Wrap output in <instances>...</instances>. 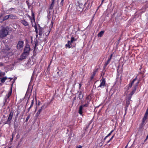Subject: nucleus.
Instances as JSON below:
<instances>
[{"label": "nucleus", "mask_w": 148, "mask_h": 148, "mask_svg": "<svg viewBox=\"0 0 148 148\" xmlns=\"http://www.w3.org/2000/svg\"><path fill=\"white\" fill-rule=\"evenodd\" d=\"M31 11L32 12V18L33 20L34 21H35V15L34 14L33 11V10L32 9L31 10Z\"/></svg>", "instance_id": "nucleus-27"}, {"label": "nucleus", "mask_w": 148, "mask_h": 148, "mask_svg": "<svg viewBox=\"0 0 148 148\" xmlns=\"http://www.w3.org/2000/svg\"><path fill=\"white\" fill-rule=\"evenodd\" d=\"M82 146L80 145L77 146L76 148H82Z\"/></svg>", "instance_id": "nucleus-49"}, {"label": "nucleus", "mask_w": 148, "mask_h": 148, "mask_svg": "<svg viewBox=\"0 0 148 148\" xmlns=\"http://www.w3.org/2000/svg\"><path fill=\"white\" fill-rule=\"evenodd\" d=\"M26 3L27 4V5L28 6V8L29 9L30 8V7L31 5V4L29 3V1L28 0L26 1Z\"/></svg>", "instance_id": "nucleus-29"}, {"label": "nucleus", "mask_w": 148, "mask_h": 148, "mask_svg": "<svg viewBox=\"0 0 148 148\" xmlns=\"http://www.w3.org/2000/svg\"><path fill=\"white\" fill-rule=\"evenodd\" d=\"M9 33L8 27H3L0 30V38L3 39L6 37Z\"/></svg>", "instance_id": "nucleus-1"}, {"label": "nucleus", "mask_w": 148, "mask_h": 148, "mask_svg": "<svg viewBox=\"0 0 148 148\" xmlns=\"http://www.w3.org/2000/svg\"><path fill=\"white\" fill-rule=\"evenodd\" d=\"M21 22L25 26H26L29 25L28 23L25 20H21Z\"/></svg>", "instance_id": "nucleus-16"}, {"label": "nucleus", "mask_w": 148, "mask_h": 148, "mask_svg": "<svg viewBox=\"0 0 148 148\" xmlns=\"http://www.w3.org/2000/svg\"><path fill=\"white\" fill-rule=\"evenodd\" d=\"M104 31H102L99 32L98 34V37H101L104 34Z\"/></svg>", "instance_id": "nucleus-23"}, {"label": "nucleus", "mask_w": 148, "mask_h": 148, "mask_svg": "<svg viewBox=\"0 0 148 148\" xmlns=\"http://www.w3.org/2000/svg\"><path fill=\"white\" fill-rule=\"evenodd\" d=\"M84 8V5L82 3H80L79 2L78 3V5L76 7V8L79 11H82Z\"/></svg>", "instance_id": "nucleus-6"}, {"label": "nucleus", "mask_w": 148, "mask_h": 148, "mask_svg": "<svg viewBox=\"0 0 148 148\" xmlns=\"http://www.w3.org/2000/svg\"><path fill=\"white\" fill-rule=\"evenodd\" d=\"M5 72H1V77H2V76H4L5 75Z\"/></svg>", "instance_id": "nucleus-41"}, {"label": "nucleus", "mask_w": 148, "mask_h": 148, "mask_svg": "<svg viewBox=\"0 0 148 148\" xmlns=\"http://www.w3.org/2000/svg\"><path fill=\"white\" fill-rule=\"evenodd\" d=\"M108 137L107 136H106L104 138V140H105L106 139V138Z\"/></svg>", "instance_id": "nucleus-62"}, {"label": "nucleus", "mask_w": 148, "mask_h": 148, "mask_svg": "<svg viewBox=\"0 0 148 148\" xmlns=\"http://www.w3.org/2000/svg\"><path fill=\"white\" fill-rule=\"evenodd\" d=\"M76 40V39L74 37H72L71 38V40H69L68 41V43L65 45L66 47H68L69 48H70L72 46L75 47V45H73L74 42Z\"/></svg>", "instance_id": "nucleus-4"}, {"label": "nucleus", "mask_w": 148, "mask_h": 148, "mask_svg": "<svg viewBox=\"0 0 148 148\" xmlns=\"http://www.w3.org/2000/svg\"><path fill=\"white\" fill-rule=\"evenodd\" d=\"M132 95H131L130 94H129L128 96L127 100L131 101V99L132 98Z\"/></svg>", "instance_id": "nucleus-30"}, {"label": "nucleus", "mask_w": 148, "mask_h": 148, "mask_svg": "<svg viewBox=\"0 0 148 148\" xmlns=\"http://www.w3.org/2000/svg\"><path fill=\"white\" fill-rule=\"evenodd\" d=\"M136 78L133 79V80L130 82V83L133 84L134 83V82L136 80Z\"/></svg>", "instance_id": "nucleus-36"}, {"label": "nucleus", "mask_w": 148, "mask_h": 148, "mask_svg": "<svg viewBox=\"0 0 148 148\" xmlns=\"http://www.w3.org/2000/svg\"><path fill=\"white\" fill-rule=\"evenodd\" d=\"M28 56L27 54H25V53H23L21 54L20 58L19 59L20 60H22L26 59L27 56Z\"/></svg>", "instance_id": "nucleus-11"}, {"label": "nucleus", "mask_w": 148, "mask_h": 148, "mask_svg": "<svg viewBox=\"0 0 148 148\" xmlns=\"http://www.w3.org/2000/svg\"><path fill=\"white\" fill-rule=\"evenodd\" d=\"M84 5V7H85L86 8L85 10H86L88 9V8L90 5V4L89 3L87 2L85 3Z\"/></svg>", "instance_id": "nucleus-18"}, {"label": "nucleus", "mask_w": 148, "mask_h": 148, "mask_svg": "<svg viewBox=\"0 0 148 148\" xmlns=\"http://www.w3.org/2000/svg\"><path fill=\"white\" fill-rule=\"evenodd\" d=\"M114 137V135H113L112 137L110 138V139L109 140L110 141L111 140H112L113 139Z\"/></svg>", "instance_id": "nucleus-57"}, {"label": "nucleus", "mask_w": 148, "mask_h": 148, "mask_svg": "<svg viewBox=\"0 0 148 148\" xmlns=\"http://www.w3.org/2000/svg\"><path fill=\"white\" fill-rule=\"evenodd\" d=\"M98 68H97L94 71L96 73L98 71Z\"/></svg>", "instance_id": "nucleus-64"}, {"label": "nucleus", "mask_w": 148, "mask_h": 148, "mask_svg": "<svg viewBox=\"0 0 148 148\" xmlns=\"http://www.w3.org/2000/svg\"><path fill=\"white\" fill-rule=\"evenodd\" d=\"M30 49V45L27 43L24 48L23 53L28 55L29 53V51Z\"/></svg>", "instance_id": "nucleus-5"}, {"label": "nucleus", "mask_w": 148, "mask_h": 148, "mask_svg": "<svg viewBox=\"0 0 148 148\" xmlns=\"http://www.w3.org/2000/svg\"><path fill=\"white\" fill-rule=\"evenodd\" d=\"M130 101L127 100L126 101V106L125 107V113L124 115L126 114V111L127 109V108L128 107L129 105L130 104Z\"/></svg>", "instance_id": "nucleus-14"}, {"label": "nucleus", "mask_w": 148, "mask_h": 148, "mask_svg": "<svg viewBox=\"0 0 148 148\" xmlns=\"http://www.w3.org/2000/svg\"><path fill=\"white\" fill-rule=\"evenodd\" d=\"M86 99H87V100H89V96H88L86 97Z\"/></svg>", "instance_id": "nucleus-59"}, {"label": "nucleus", "mask_w": 148, "mask_h": 148, "mask_svg": "<svg viewBox=\"0 0 148 148\" xmlns=\"http://www.w3.org/2000/svg\"><path fill=\"white\" fill-rule=\"evenodd\" d=\"M54 3H51V4L49 5V10H52L54 6Z\"/></svg>", "instance_id": "nucleus-25"}, {"label": "nucleus", "mask_w": 148, "mask_h": 148, "mask_svg": "<svg viewBox=\"0 0 148 148\" xmlns=\"http://www.w3.org/2000/svg\"><path fill=\"white\" fill-rule=\"evenodd\" d=\"M139 83V81H138L134 85L133 87V89L131 92L130 93V94L131 95H133V94L135 92L136 89V88L137 87L138 85V84Z\"/></svg>", "instance_id": "nucleus-9"}, {"label": "nucleus", "mask_w": 148, "mask_h": 148, "mask_svg": "<svg viewBox=\"0 0 148 148\" xmlns=\"http://www.w3.org/2000/svg\"><path fill=\"white\" fill-rule=\"evenodd\" d=\"M4 14L3 13H1L0 15V18H1L2 16L4 15Z\"/></svg>", "instance_id": "nucleus-51"}, {"label": "nucleus", "mask_w": 148, "mask_h": 148, "mask_svg": "<svg viewBox=\"0 0 148 148\" xmlns=\"http://www.w3.org/2000/svg\"><path fill=\"white\" fill-rule=\"evenodd\" d=\"M50 32V30H49V32H46V33H45V35L46 36H48V35H49V34Z\"/></svg>", "instance_id": "nucleus-45"}, {"label": "nucleus", "mask_w": 148, "mask_h": 148, "mask_svg": "<svg viewBox=\"0 0 148 148\" xmlns=\"http://www.w3.org/2000/svg\"><path fill=\"white\" fill-rule=\"evenodd\" d=\"M83 108L82 106H80L79 108L78 111V113L80 115H82Z\"/></svg>", "instance_id": "nucleus-15"}, {"label": "nucleus", "mask_w": 148, "mask_h": 148, "mask_svg": "<svg viewBox=\"0 0 148 148\" xmlns=\"http://www.w3.org/2000/svg\"><path fill=\"white\" fill-rule=\"evenodd\" d=\"M9 19L12 20H15L18 19V17L14 14H11L9 15Z\"/></svg>", "instance_id": "nucleus-12"}, {"label": "nucleus", "mask_w": 148, "mask_h": 148, "mask_svg": "<svg viewBox=\"0 0 148 148\" xmlns=\"http://www.w3.org/2000/svg\"><path fill=\"white\" fill-rule=\"evenodd\" d=\"M33 104H31V105L29 107L28 109V112H29V110L33 106Z\"/></svg>", "instance_id": "nucleus-43"}, {"label": "nucleus", "mask_w": 148, "mask_h": 148, "mask_svg": "<svg viewBox=\"0 0 148 148\" xmlns=\"http://www.w3.org/2000/svg\"><path fill=\"white\" fill-rule=\"evenodd\" d=\"M132 85H133V84H132L130 83H129V84L128 85V87L127 88V90H128L129 89V88H131L132 87Z\"/></svg>", "instance_id": "nucleus-34"}, {"label": "nucleus", "mask_w": 148, "mask_h": 148, "mask_svg": "<svg viewBox=\"0 0 148 148\" xmlns=\"http://www.w3.org/2000/svg\"><path fill=\"white\" fill-rule=\"evenodd\" d=\"M13 114L14 111L11 110L10 112L8 119L6 121H5V119H2L1 120V121L3 123V125L8 124L9 126H10Z\"/></svg>", "instance_id": "nucleus-2"}, {"label": "nucleus", "mask_w": 148, "mask_h": 148, "mask_svg": "<svg viewBox=\"0 0 148 148\" xmlns=\"http://www.w3.org/2000/svg\"><path fill=\"white\" fill-rule=\"evenodd\" d=\"M6 117V116L4 115H3V118L5 119Z\"/></svg>", "instance_id": "nucleus-61"}, {"label": "nucleus", "mask_w": 148, "mask_h": 148, "mask_svg": "<svg viewBox=\"0 0 148 148\" xmlns=\"http://www.w3.org/2000/svg\"><path fill=\"white\" fill-rule=\"evenodd\" d=\"M38 30L39 31V35L40 36H41L42 34V31L43 28L41 27L40 25L39 24H38Z\"/></svg>", "instance_id": "nucleus-13"}, {"label": "nucleus", "mask_w": 148, "mask_h": 148, "mask_svg": "<svg viewBox=\"0 0 148 148\" xmlns=\"http://www.w3.org/2000/svg\"><path fill=\"white\" fill-rule=\"evenodd\" d=\"M147 116L148 115L145 114L144 116L143 119L142 121V122L143 123H145V121L147 119Z\"/></svg>", "instance_id": "nucleus-22"}, {"label": "nucleus", "mask_w": 148, "mask_h": 148, "mask_svg": "<svg viewBox=\"0 0 148 148\" xmlns=\"http://www.w3.org/2000/svg\"><path fill=\"white\" fill-rule=\"evenodd\" d=\"M89 125L88 124V125H87L86 126V128H85V131H87V130L88 129V128L89 127Z\"/></svg>", "instance_id": "nucleus-38"}, {"label": "nucleus", "mask_w": 148, "mask_h": 148, "mask_svg": "<svg viewBox=\"0 0 148 148\" xmlns=\"http://www.w3.org/2000/svg\"><path fill=\"white\" fill-rule=\"evenodd\" d=\"M112 56H113V54H112L110 56V57L109 58H110V59H112Z\"/></svg>", "instance_id": "nucleus-53"}, {"label": "nucleus", "mask_w": 148, "mask_h": 148, "mask_svg": "<svg viewBox=\"0 0 148 148\" xmlns=\"http://www.w3.org/2000/svg\"><path fill=\"white\" fill-rule=\"evenodd\" d=\"M111 60V59H110V58H109L108 59V60L107 61V62L105 63L104 64V66H103L104 69H105L106 66L110 62Z\"/></svg>", "instance_id": "nucleus-17"}, {"label": "nucleus", "mask_w": 148, "mask_h": 148, "mask_svg": "<svg viewBox=\"0 0 148 148\" xmlns=\"http://www.w3.org/2000/svg\"><path fill=\"white\" fill-rule=\"evenodd\" d=\"M35 32L36 34H38V29L35 30Z\"/></svg>", "instance_id": "nucleus-54"}, {"label": "nucleus", "mask_w": 148, "mask_h": 148, "mask_svg": "<svg viewBox=\"0 0 148 148\" xmlns=\"http://www.w3.org/2000/svg\"><path fill=\"white\" fill-rule=\"evenodd\" d=\"M16 10V9L14 8H10L8 9L7 11H11L13 10V11H15Z\"/></svg>", "instance_id": "nucleus-31"}, {"label": "nucleus", "mask_w": 148, "mask_h": 148, "mask_svg": "<svg viewBox=\"0 0 148 148\" xmlns=\"http://www.w3.org/2000/svg\"><path fill=\"white\" fill-rule=\"evenodd\" d=\"M8 78L10 79V81H11V80L13 79V78L9 77V78Z\"/></svg>", "instance_id": "nucleus-58"}, {"label": "nucleus", "mask_w": 148, "mask_h": 148, "mask_svg": "<svg viewBox=\"0 0 148 148\" xmlns=\"http://www.w3.org/2000/svg\"><path fill=\"white\" fill-rule=\"evenodd\" d=\"M36 47H37V46H34V50H35V51L36 49Z\"/></svg>", "instance_id": "nucleus-63"}, {"label": "nucleus", "mask_w": 148, "mask_h": 148, "mask_svg": "<svg viewBox=\"0 0 148 148\" xmlns=\"http://www.w3.org/2000/svg\"><path fill=\"white\" fill-rule=\"evenodd\" d=\"M95 75L92 74V75L91 76V77H90V80H91L95 76Z\"/></svg>", "instance_id": "nucleus-47"}, {"label": "nucleus", "mask_w": 148, "mask_h": 148, "mask_svg": "<svg viewBox=\"0 0 148 148\" xmlns=\"http://www.w3.org/2000/svg\"><path fill=\"white\" fill-rule=\"evenodd\" d=\"M46 108V107H45V105L44 104L41 107L40 109H39L38 111L37 112V113H36V115L37 117H38L42 111L43 110L45 109Z\"/></svg>", "instance_id": "nucleus-10"}, {"label": "nucleus", "mask_w": 148, "mask_h": 148, "mask_svg": "<svg viewBox=\"0 0 148 148\" xmlns=\"http://www.w3.org/2000/svg\"><path fill=\"white\" fill-rule=\"evenodd\" d=\"M34 64V63L32 61V62H31V60L30 59H28L27 63L28 66H29V65H31V66H32Z\"/></svg>", "instance_id": "nucleus-21"}, {"label": "nucleus", "mask_w": 148, "mask_h": 148, "mask_svg": "<svg viewBox=\"0 0 148 148\" xmlns=\"http://www.w3.org/2000/svg\"><path fill=\"white\" fill-rule=\"evenodd\" d=\"M38 41L36 40L35 42V45L34 46H37L38 45Z\"/></svg>", "instance_id": "nucleus-37"}, {"label": "nucleus", "mask_w": 148, "mask_h": 148, "mask_svg": "<svg viewBox=\"0 0 148 148\" xmlns=\"http://www.w3.org/2000/svg\"><path fill=\"white\" fill-rule=\"evenodd\" d=\"M83 95H82V92L81 91H80L79 92V94L78 97V98H79V99H81L83 98Z\"/></svg>", "instance_id": "nucleus-20"}, {"label": "nucleus", "mask_w": 148, "mask_h": 148, "mask_svg": "<svg viewBox=\"0 0 148 148\" xmlns=\"http://www.w3.org/2000/svg\"><path fill=\"white\" fill-rule=\"evenodd\" d=\"M30 117V116L29 115L27 116V117L26 120H25V122H27L28 120L29 119Z\"/></svg>", "instance_id": "nucleus-44"}, {"label": "nucleus", "mask_w": 148, "mask_h": 148, "mask_svg": "<svg viewBox=\"0 0 148 148\" xmlns=\"http://www.w3.org/2000/svg\"><path fill=\"white\" fill-rule=\"evenodd\" d=\"M119 66H120V65H119L118 66V67H117V72H118V73L119 72L118 70H119Z\"/></svg>", "instance_id": "nucleus-56"}, {"label": "nucleus", "mask_w": 148, "mask_h": 148, "mask_svg": "<svg viewBox=\"0 0 148 148\" xmlns=\"http://www.w3.org/2000/svg\"><path fill=\"white\" fill-rule=\"evenodd\" d=\"M145 124V123H143L142 122L140 126V129H141L143 127L144 125Z\"/></svg>", "instance_id": "nucleus-33"}, {"label": "nucleus", "mask_w": 148, "mask_h": 148, "mask_svg": "<svg viewBox=\"0 0 148 148\" xmlns=\"http://www.w3.org/2000/svg\"><path fill=\"white\" fill-rule=\"evenodd\" d=\"M10 48L8 47V45L6 46L5 48L4 49L5 50L7 51H9L10 50Z\"/></svg>", "instance_id": "nucleus-32"}, {"label": "nucleus", "mask_w": 148, "mask_h": 148, "mask_svg": "<svg viewBox=\"0 0 148 148\" xmlns=\"http://www.w3.org/2000/svg\"><path fill=\"white\" fill-rule=\"evenodd\" d=\"M145 114L147 115H148V107Z\"/></svg>", "instance_id": "nucleus-46"}, {"label": "nucleus", "mask_w": 148, "mask_h": 148, "mask_svg": "<svg viewBox=\"0 0 148 148\" xmlns=\"http://www.w3.org/2000/svg\"><path fill=\"white\" fill-rule=\"evenodd\" d=\"M36 51L35 50L33 51V56H35L36 55Z\"/></svg>", "instance_id": "nucleus-40"}, {"label": "nucleus", "mask_w": 148, "mask_h": 148, "mask_svg": "<svg viewBox=\"0 0 148 148\" xmlns=\"http://www.w3.org/2000/svg\"><path fill=\"white\" fill-rule=\"evenodd\" d=\"M81 106H82L83 108L84 107H88V104H87L86 103L85 104L81 105Z\"/></svg>", "instance_id": "nucleus-35"}, {"label": "nucleus", "mask_w": 148, "mask_h": 148, "mask_svg": "<svg viewBox=\"0 0 148 148\" xmlns=\"http://www.w3.org/2000/svg\"><path fill=\"white\" fill-rule=\"evenodd\" d=\"M15 79H14L13 80V81H12V84L11 85V87H12V85H13V84L15 82Z\"/></svg>", "instance_id": "nucleus-48"}, {"label": "nucleus", "mask_w": 148, "mask_h": 148, "mask_svg": "<svg viewBox=\"0 0 148 148\" xmlns=\"http://www.w3.org/2000/svg\"><path fill=\"white\" fill-rule=\"evenodd\" d=\"M76 99V96H75V97H74L73 99V101H74Z\"/></svg>", "instance_id": "nucleus-55"}, {"label": "nucleus", "mask_w": 148, "mask_h": 148, "mask_svg": "<svg viewBox=\"0 0 148 148\" xmlns=\"http://www.w3.org/2000/svg\"><path fill=\"white\" fill-rule=\"evenodd\" d=\"M3 20H4V21H5L8 19L9 18V16L8 15L5 16H4L3 17Z\"/></svg>", "instance_id": "nucleus-26"}, {"label": "nucleus", "mask_w": 148, "mask_h": 148, "mask_svg": "<svg viewBox=\"0 0 148 148\" xmlns=\"http://www.w3.org/2000/svg\"><path fill=\"white\" fill-rule=\"evenodd\" d=\"M63 2H62V1H61V3H60V5H63Z\"/></svg>", "instance_id": "nucleus-60"}, {"label": "nucleus", "mask_w": 148, "mask_h": 148, "mask_svg": "<svg viewBox=\"0 0 148 148\" xmlns=\"http://www.w3.org/2000/svg\"><path fill=\"white\" fill-rule=\"evenodd\" d=\"M24 44L23 41H19L18 42L17 45V47L18 49H20L23 47Z\"/></svg>", "instance_id": "nucleus-8"}, {"label": "nucleus", "mask_w": 148, "mask_h": 148, "mask_svg": "<svg viewBox=\"0 0 148 148\" xmlns=\"http://www.w3.org/2000/svg\"><path fill=\"white\" fill-rule=\"evenodd\" d=\"M103 145V143L102 142L100 143L99 144V146L100 147L102 146Z\"/></svg>", "instance_id": "nucleus-52"}, {"label": "nucleus", "mask_w": 148, "mask_h": 148, "mask_svg": "<svg viewBox=\"0 0 148 148\" xmlns=\"http://www.w3.org/2000/svg\"><path fill=\"white\" fill-rule=\"evenodd\" d=\"M12 87L10 88V90L9 91L8 94L6 95L4 99L3 102V105L5 106L10 101L9 97L12 94Z\"/></svg>", "instance_id": "nucleus-3"}, {"label": "nucleus", "mask_w": 148, "mask_h": 148, "mask_svg": "<svg viewBox=\"0 0 148 148\" xmlns=\"http://www.w3.org/2000/svg\"><path fill=\"white\" fill-rule=\"evenodd\" d=\"M113 131H114V130H112V131H111V132H110V133H109V134H108L107 135V136L108 137V136H110L111 135V134L112 133V132H113Z\"/></svg>", "instance_id": "nucleus-39"}, {"label": "nucleus", "mask_w": 148, "mask_h": 148, "mask_svg": "<svg viewBox=\"0 0 148 148\" xmlns=\"http://www.w3.org/2000/svg\"><path fill=\"white\" fill-rule=\"evenodd\" d=\"M59 7H58L57 8H55V11H56L55 14H58L60 13V11L59 10Z\"/></svg>", "instance_id": "nucleus-28"}, {"label": "nucleus", "mask_w": 148, "mask_h": 148, "mask_svg": "<svg viewBox=\"0 0 148 148\" xmlns=\"http://www.w3.org/2000/svg\"><path fill=\"white\" fill-rule=\"evenodd\" d=\"M3 18H0V23H2L3 21H4V20H3Z\"/></svg>", "instance_id": "nucleus-42"}, {"label": "nucleus", "mask_w": 148, "mask_h": 148, "mask_svg": "<svg viewBox=\"0 0 148 148\" xmlns=\"http://www.w3.org/2000/svg\"><path fill=\"white\" fill-rule=\"evenodd\" d=\"M34 27V28H35V30L38 29V28H37V25L36 23H35V24Z\"/></svg>", "instance_id": "nucleus-50"}, {"label": "nucleus", "mask_w": 148, "mask_h": 148, "mask_svg": "<svg viewBox=\"0 0 148 148\" xmlns=\"http://www.w3.org/2000/svg\"><path fill=\"white\" fill-rule=\"evenodd\" d=\"M101 84L98 87V88L99 87H103L106 83L105 79L102 77V78L100 80Z\"/></svg>", "instance_id": "nucleus-7"}, {"label": "nucleus", "mask_w": 148, "mask_h": 148, "mask_svg": "<svg viewBox=\"0 0 148 148\" xmlns=\"http://www.w3.org/2000/svg\"><path fill=\"white\" fill-rule=\"evenodd\" d=\"M7 79H8V77H3L1 79V83H3L5 82V81Z\"/></svg>", "instance_id": "nucleus-24"}, {"label": "nucleus", "mask_w": 148, "mask_h": 148, "mask_svg": "<svg viewBox=\"0 0 148 148\" xmlns=\"http://www.w3.org/2000/svg\"><path fill=\"white\" fill-rule=\"evenodd\" d=\"M16 112V116H15V121L14 122V125L15 126V122H16V120L17 119L18 115L20 113V112L18 111H16L15 112V113Z\"/></svg>", "instance_id": "nucleus-19"}]
</instances>
